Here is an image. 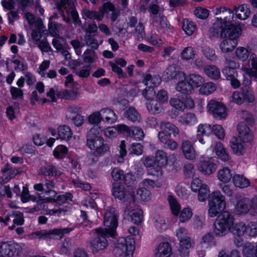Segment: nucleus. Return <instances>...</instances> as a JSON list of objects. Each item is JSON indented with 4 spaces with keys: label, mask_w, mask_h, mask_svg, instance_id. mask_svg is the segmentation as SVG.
Listing matches in <instances>:
<instances>
[{
    "label": "nucleus",
    "mask_w": 257,
    "mask_h": 257,
    "mask_svg": "<svg viewBox=\"0 0 257 257\" xmlns=\"http://www.w3.org/2000/svg\"><path fill=\"white\" fill-rule=\"evenodd\" d=\"M57 96L61 98L74 100L78 98L79 94L75 91H69L64 89L57 91Z\"/></svg>",
    "instance_id": "nucleus-43"
},
{
    "label": "nucleus",
    "mask_w": 257,
    "mask_h": 257,
    "mask_svg": "<svg viewBox=\"0 0 257 257\" xmlns=\"http://www.w3.org/2000/svg\"><path fill=\"white\" fill-rule=\"evenodd\" d=\"M102 120L108 123H113L116 121L117 116L114 112L109 108H104L100 110Z\"/></svg>",
    "instance_id": "nucleus-30"
},
{
    "label": "nucleus",
    "mask_w": 257,
    "mask_h": 257,
    "mask_svg": "<svg viewBox=\"0 0 257 257\" xmlns=\"http://www.w3.org/2000/svg\"><path fill=\"white\" fill-rule=\"evenodd\" d=\"M70 204L65 206L60 204L58 209H50L48 210V213L50 215H57V216L65 215L67 212L70 211Z\"/></svg>",
    "instance_id": "nucleus-47"
},
{
    "label": "nucleus",
    "mask_w": 257,
    "mask_h": 257,
    "mask_svg": "<svg viewBox=\"0 0 257 257\" xmlns=\"http://www.w3.org/2000/svg\"><path fill=\"white\" fill-rule=\"evenodd\" d=\"M176 90L182 94L186 95H189L193 91L192 85L187 81L179 82L177 84Z\"/></svg>",
    "instance_id": "nucleus-32"
},
{
    "label": "nucleus",
    "mask_w": 257,
    "mask_h": 257,
    "mask_svg": "<svg viewBox=\"0 0 257 257\" xmlns=\"http://www.w3.org/2000/svg\"><path fill=\"white\" fill-rule=\"evenodd\" d=\"M93 35L90 34H85L84 40L86 45L90 46L91 48L97 49L98 47V42L97 39L94 38Z\"/></svg>",
    "instance_id": "nucleus-61"
},
{
    "label": "nucleus",
    "mask_w": 257,
    "mask_h": 257,
    "mask_svg": "<svg viewBox=\"0 0 257 257\" xmlns=\"http://www.w3.org/2000/svg\"><path fill=\"white\" fill-rule=\"evenodd\" d=\"M205 219L201 215L195 214L192 219V225L195 229H201L205 225Z\"/></svg>",
    "instance_id": "nucleus-50"
},
{
    "label": "nucleus",
    "mask_w": 257,
    "mask_h": 257,
    "mask_svg": "<svg viewBox=\"0 0 257 257\" xmlns=\"http://www.w3.org/2000/svg\"><path fill=\"white\" fill-rule=\"evenodd\" d=\"M82 16L84 19L96 20L97 21H101L104 18L103 12L100 11H91L88 9H84L82 11Z\"/></svg>",
    "instance_id": "nucleus-25"
},
{
    "label": "nucleus",
    "mask_w": 257,
    "mask_h": 257,
    "mask_svg": "<svg viewBox=\"0 0 257 257\" xmlns=\"http://www.w3.org/2000/svg\"><path fill=\"white\" fill-rule=\"evenodd\" d=\"M205 73L212 79H218L220 76V71L215 65H209L204 68Z\"/></svg>",
    "instance_id": "nucleus-34"
},
{
    "label": "nucleus",
    "mask_w": 257,
    "mask_h": 257,
    "mask_svg": "<svg viewBox=\"0 0 257 257\" xmlns=\"http://www.w3.org/2000/svg\"><path fill=\"white\" fill-rule=\"evenodd\" d=\"M207 108L208 112L216 118L224 119L227 115V108L221 102L211 99L208 102Z\"/></svg>",
    "instance_id": "nucleus-8"
},
{
    "label": "nucleus",
    "mask_w": 257,
    "mask_h": 257,
    "mask_svg": "<svg viewBox=\"0 0 257 257\" xmlns=\"http://www.w3.org/2000/svg\"><path fill=\"white\" fill-rule=\"evenodd\" d=\"M128 136L136 140L139 141L144 138L145 135L143 130L141 128L132 126L131 127Z\"/></svg>",
    "instance_id": "nucleus-48"
},
{
    "label": "nucleus",
    "mask_w": 257,
    "mask_h": 257,
    "mask_svg": "<svg viewBox=\"0 0 257 257\" xmlns=\"http://www.w3.org/2000/svg\"><path fill=\"white\" fill-rule=\"evenodd\" d=\"M150 18L152 21L153 26L169 32L173 28L168 21L167 18L161 14L158 15L151 16Z\"/></svg>",
    "instance_id": "nucleus-15"
},
{
    "label": "nucleus",
    "mask_w": 257,
    "mask_h": 257,
    "mask_svg": "<svg viewBox=\"0 0 257 257\" xmlns=\"http://www.w3.org/2000/svg\"><path fill=\"white\" fill-rule=\"evenodd\" d=\"M172 248L168 242H162L156 249L155 257H170Z\"/></svg>",
    "instance_id": "nucleus-20"
},
{
    "label": "nucleus",
    "mask_w": 257,
    "mask_h": 257,
    "mask_svg": "<svg viewBox=\"0 0 257 257\" xmlns=\"http://www.w3.org/2000/svg\"><path fill=\"white\" fill-rule=\"evenodd\" d=\"M246 225L243 222H239L233 225L229 232H231L233 234L236 235L238 236L243 235L244 233L246 234Z\"/></svg>",
    "instance_id": "nucleus-42"
},
{
    "label": "nucleus",
    "mask_w": 257,
    "mask_h": 257,
    "mask_svg": "<svg viewBox=\"0 0 257 257\" xmlns=\"http://www.w3.org/2000/svg\"><path fill=\"white\" fill-rule=\"evenodd\" d=\"M104 230L107 231L110 236L113 237L116 234V228L117 226V214L113 208H108L104 216Z\"/></svg>",
    "instance_id": "nucleus-6"
},
{
    "label": "nucleus",
    "mask_w": 257,
    "mask_h": 257,
    "mask_svg": "<svg viewBox=\"0 0 257 257\" xmlns=\"http://www.w3.org/2000/svg\"><path fill=\"white\" fill-rule=\"evenodd\" d=\"M237 115L244 120L248 124H251L254 122L253 116L251 113L246 110H240L237 112Z\"/></svg>",
    "instance_id": "nucleus-53"
},
{
    "label": "nucleus",
    "mask_w": 257,
    "mask_h": 257,
    "mask_svg": "<svg viewBox=\"0 0 257 257\" xmlns=\"http://www.w3.org/2000/svg\"><path fill=\"white\" fill-rule=\"evenodd\" d=\"M124 115L128 120L134 123L141 121V116L137 110L134 107H130L124 113Z\"/></svg>",
    "instance_id": "nucleus-33"
},
{
    "label": "nucleus",
    "mask_w": 257,
    "mask_h": 257,
    "mask_svg": "<svg viewBox=\"0 0 257 257\" xmlns=\"http://www.w3.org/2000/svg\"><path fill=\"white\" fill-rule=\"evenodd\" d=\"M182 29L188 36L192 35L196 29V26L194 22L185 19L183 21Z\"/></svg>",
    "instance_id": "nucleus-41"
},
{
    "label": "nucleus",
    "mask_w": 257,
    "mask_h": 257,
    "mask_svg": "<svg viewBox=\"0 0 257 257\" xmlns=\"http://www.w3.org/2000/svg\"><path fill=\"white\" fill-rule=\"evenodd\" d=\"M198 169L203 174L210 175L216 171V165L211 159L204 160L199 163Z\"/></svg>",
    "instance_id": "nucleus-17"
},
{
    "label": "nucleus",
    "mask_w": 257,
    "mask_h": 257,
    "mask_svg": "<svg viewBox=\"0 0 257 257\" xmlns=\"http://www.w3.org/2000/svg\"><path fill=\"white\" fill-rule=\"evenodd\" d=\"M203 244L206 245L207 247L216 245L215 238L210 233H206L202 236L200 241V245Z\"/></svg>",
    "instance_id": "nucleus-51"
},
{
    "label": "nucleus",
    "mask_w": 257,
    "mask_h": 257,
    "mask_svg": "<svg viewBox=\"0 0 257 257\" xmlns=\"http://www.w3.org/2000/svg\"><path fill=\"white\" fill-rule=\"evenodd\" d=\"M208 202L218 206L219 209H224L226 206L225 197L219 191H214L211 194Z\"/></svg>",
    "instance_id": "nucleus-19"
},
{
    "label": "nucleus",
    "mask_w": 257,
    "mask_h": 257,
    "mask_svg": "<svg viewBox=\"0 0 257 257\" xmlns=\"http://www.w3.org/2000/svg\"><path fill=\"white\" fill-rule=\"evenodd\" d=\"M246 234L250 236L257 235V222H250L246 225Z\"/></svg>",
    "instance_id": "nucleus-64"
},
{
    "label": "nucleus",
    "mask_w": 257,
    "mask_h": 257,
    "mask_svg": "<svg viewBox=\"0 0 257 257\" xmlns=\"http://www.w3.org/2000/svg\"><path fill=\"white\" fill-rule=\"evenodd\" d=\"M161 82V78L159 76L152 77L151 74H147L143 80V83L148 86V87L143 91V96L148 100L151 99L155 94L153 87L159 85Z\"/></svg>",
    "instance_id": "nucleus-10"
},
{
    "label": "nucleus",
    "mask_w": 257,
    "mask_h": 257,
    "mask_svg": "<svg viewBox=\"0 0 257 257\" xmlns=\"http://www.w3.org/2000/svg\"><path fill=\"white\" fill-rule=\"evenodd\" d=\"M135 242V239L132 237H119L114 243L113 254L116 257H132Z\"/></svg>",
    "instance_id": "nucleus-3"
},
{
    "label": "nucleus",
    "mask_w": 257,
    "mask_h": 257,
    "mask_svg": "<svg viewBox=\"0 0 257 257\" xmlns=\"http://www.w3.org/2000/svg\"><path fill=\"white\" fill-rule=\"evenodd\" d=\"M137 195L140 196V199L143 201H148L152 198L151 191L146 188H139L137 191Z\"/></svg>",
    "instance_id": "nucleus-59"
},
{
    "label": "nucleus",
    "mask_w": 257,
    "mask_h": 257,
    "mask_svg": "<svg viewBox=\"0 0 257 257\" xmlns=\"http://www.w3.org/2000/svg\"><path fill=\"white\" fill-rule=\"evenodd\" d=\"M204 56L210 61H216L218 57L215 54V50L209 47H204L202 50Z\"/></svg>",
    "instance_id": "nucleus-55"
},
{
    "label": "nucleus",
    "mask_w": 257,
    "mask_h": 257,
    "mask_svg": "<svg viewBox=\"0 0 257 257\" xmlns=\"http://www.w3.org/2000/svg\"><path fill=\"white\" fill-rule=\"evenodd\" d=\"M214 31L219 35L221 38H225L219 45V48L222 53L231 52L237 44V39L241 35L242 29L241 27H232L231 29L212 28L210 32Z\"/></svg>",
    "instance_id": "nucleus-1"
},
{
    "label": "nucleus",
    "mask_w": 257,
    "mask_h": 257,
    "mask_svg": "<svg viewBox=\"0 0 257 257\" xmlns=\"http://www.w3.org/2000/svg\"><path fill=\"white\" fill-rule=\"evenodd\" d=\"M229 101L231 103L236 104L237 105H241L243 103L241 91H234L229 98Z\"/></svg>",
    "instance_id": "nucleus-54"
},
{
    "label": "nucleus",
    "mask_w": 257,
    "mask_h": 257,
    "mask_svg": "<svg viewBox=\"0 0 257 257\" xmlns=\"http://www.w3.org/2000/svg\"><path fill=\"white\" fill-rule=\"evenodd\" d=\"M187 81L192 85L193 88V87H200L203 84L204 79L199 75L192 74L188 76Z\"/></svg>",
    "instance_id": "nucleus-38"
},
{
    "label": "nucleus",
    "mask_w": 257,
    "mask_h": 257,
    "mask_svg": "<svg viewBox=\"0 0 257 257\" xmlns=\"http://www.w3.org/2000/svg\"><path fill=\"white\" fill-rule=\"evenodd\" d=\"M241 91L242 98L244 102L248 103H253L255 101V95L252 89L248 86L242 87Z\"/></svg>",
    "instance_id": "nucleus-27"
},
{
    "label": "nucleus",
    "mask_w": 257,
    "mask_h": 257,
    "mask_svg": "<svg viewBox=\"0 0 257 257\" xmlns=\"http://www.w3.org/2000/svg\"><path fill=\"white\" fill-rule=\"evenodd\" d=\"M241 139L234 137L230 140V146L233 152L237 155L243 154L244 147Z\"/></svg>",
    "instance_id": "nucleus-24"
},
{
    "label": "nucleus",
    "mask_w": 257,
    "mask_h": 257,
    "mask_svg": "<svg viewBox=\"0 0 257 257\" xmlns=\"http://www.w3.org/2000/svg\"><path fill=\"white\" fill-rule=\"evenodd\" d=\"M146 106L150 112L153 114H159L162 112L163 107L161 102L157 100H151L146 103Z\"/></svg>",
    "instance_id": "nucleus-36"
},
{
    "label": "nucleus",
    "mask_w": 257,
    "mask_h": 257,
    "mask_svg": "<svg viewBox=\"0 0 257 257\" xmlns=\"http://www.w3.org/2000/svg\"><path fill=\"white\" fill-rule=\"evenodd\" d=\"M21 246L15 242L0 243V257H13L21 252Z\"/></svg>",
    "instance_id": "nucleus-11"
},
{
    "label": "nucleus",
    "mask_w": 257,
    "mask_h": 257,
    "mask_svg": "<svg viewBox=\"0 0 257 257\" xmlns=\"http://www.w3.org/2000/svg\"><path fill=\"white\" fill-rule=\"evenodd\" d=\"M58 134L60 139L65 141H68L72 136V132L69 126L63 125L59 126L57 128Z\"/></svg>",
    "instance_id": "nucleus-31"
},
{
    "label": "nucleus",
    "mask_w": 257,
    "mask_h": 257,
    "mask_svg": "<svg viewBox=\"0 0 257 257\" xmlns=\"http://www.w3.org/2000/svg\"><path fill=\"white\" fill-rule=\"evenodd\" d=\"M166 72L171 78L176 79L184 78L185 76V73L179 71L175 64L170 65L166 70Z\"/></svg>",
    "instance_id": "nucleus-35"
},
{
    "label": "nucleus",
    "mask_w": 257,
    "mask_h": 257,
    "mask_svg": "<svg viewBox=\"0 0 257 257\" xmlns=\"http://www.w3.org/2000/svg\"><path fill=\"white\" fill-rule=\"evenodd\" d=\"M234 218L228 211H224L218 215L214 224V233L216 236H223L233 225Z\"/></svg>",
    "instance_id": "nucleus-2"
},
{
    "label": "nucleus",
    "mask_w": 257,
    "mask_h": 257,
    "mask_svg": "<svg viewBox=\"0 0 257 257\" xmlns=\"http://www.w3.org/2000/svg\"><path fill=\"white\" fill-rule=\"evenodd\" d=\"M160 128L161 131L158 133V137L159 141L163 144L171 138V133L167 132V130L171 132L174 137L179 134V128L169 122L162 121L160 123Z\"/></svg>",
    "instance_id": "nucleus-7"
},
{
    "label": "nucleus",
    "mask_w": 257,
    "mask_h": 257,
    "mask_svg": "<svg viewBox=\"0 0 257 257\" xmlns=\"http://www.w3.org/2000/svg\"><path fill=\"white\" fill-rule=\"evenodd\" d=\"M155 159L158 166L157 173L158 176L162 174L161 168L167 164L168 157L167 153L162 150H158L156 152Z\"/></svg>",
    "instance_id": "nucleus-16"
},
{
    "label": "nucleus",
    "mask_w": 257,
    "mask_h": 257,
    "mask_svg": "<svg viewBox=\"0 0 257 257\" xmlns=\"http://www.w3.org/2000/svg\"><path fill=\"white\" fill-rule=\"evenodd\" d=\"M191 241L180 243L179 252L181 257H188L189 255V248L191 247Z\"/></svg>",
    "instance_id": "nucleus-52"
},
{
    "label": "nucleus",
    "mask_w": 257,
    "mask_h": 257,
    "mask_svg": "<svg viewBox=\"0 0 257 257\" xmlns=\"http://www.w3.org/2000/svg\"><path fill=\"white\" fill-rule=\"evenodd\" d=\"M198 137L202 136L203 135H209L212 132V128L211 125L209 124H200L197 128Z\"/></svg>",
    "instance_id": "nucleus-56"
},
{
    "label": "nucleus",
    "mask_w": 257,
    "mask_h": 257,
    "mask_svg": "<svg viewBox=\"0 0 257 257\" xmlns=\"http://www.w3.org/2000/svg\"><path fill=\"white\" fill-rule=\"evenodd\" d=\"M216 85L213 82H208L203 84L199 89L200 94L208 95L213 92L216 90Z\"/></svg>",
    "instance_id": "nucleus-49"
},
{
    "label": "nucleus",
    "mask_w": 257,
    "mask_h": 257,
    "mask_svg": "<svg viewBox=\"0 0 257 257\" xmlns=\"http://www.w3.org/2000/svg\"><path fill=\"white\" fill-rule=\"evenodd\" d=\"M179 121L182 124L192 125L197 122L196 115L192 113L184 114L180 117Z\"/></svg>",
    "instance_id": "nucleus-45"
},
{
    "label": "nucleus",
    "mask_w": 257,
    "mask_h": 257,
    "mask_svg": "<svg viewBox=\"0 0 257 257\" xmlns=\"http://www.w3.org/2000/svg\"><path fill=\"white\" fill-rule=\"evenodd\" d=\"M168 200L169 203L172 213L175 216H177L179 214L181 210V206L176 199L172 195H169Z\"/></svg>",
    "instance_id": "nucleus-46"
},
{
    "label": "nucleus",
    "mask_w": 257,
    "mask_h": 257,
    "mask_svg": "<svg viewBox=\"0 0 257 257\" xmlns=\"http://www.w3.org/2000/svg\"><path fill=\"white\" fill-rule=\"evenodd\" d=\"M102 130L98 126H94L87 134V146L91 150H94L101 144L103 139L100 136Z\"/></svg>",
    "instance_id": "nucleus-9"
},
{
    "label": "nucleus",
    "mask_w": 257,
    "mask_h": 257,
    "mask_svg": "<svg viewBox=\"0 0 257 257\" xmlns=\"http://www.w3.org/2000/svg\"><path fill=\"white\" fill-rule=\"evenodd\" d=\"M131 221L135 224H140L143 219V211L142 210H135L131 213Z\"/></svg>",
    "instance_id": "nucleus-63"
},
{
    "label": "nucleus",
    "mask_w": 257,
    "mask_h": 257,
    "mask_svg": "<svg viewBox=\"0 0 257 257\" xmlns=\"http://www.w3.org/2000/svg\"><path fill=\"white\" fill-rule=\"evenodd\" d=\"M92 232L95 233L96 235L89 241L88 247L93 253L103 251L108 245L106 237L109 235L103 228H96Z\"/></svg>",
    "instance_id": "nucleus-4"
},
{
    "label": "nucleus",
    "mask_w": 257,
    "mask_h": 257,
    "mask_svg": "<svg viewBox=\"0 0 257 257\" xmlns=\"http://www.w3.org/2000/svg\"><path fill=\"white\" fill-rule=\"evenodd\" d=\"M197 192L198 199L201 202H204L206 200L210 192L209 187L205 184H203V186Z\"/></svg>",
    "instance_id": "nucleus-60"
},
{
    "label": "nucleus",
    "mask_w": 257,
    "mask_h": 257,
    "mask_svg": "<svg viewBox=\"0 0 257 257\" xmlns=\"http://www.w3.org/2000/svg\"><path fill=\"white\" fill-rule=\"evenodd\" d=\"M11 216L14 224L9 227L10 230L14 229L16 225H22L24 224L25 220L24 214L22 212L19 211H12Z\"/></svg>",
    "instance_id": "nucleus-29"
},
{
    "label": "nucleus",
    "mask_w": 257,
    "mask_h": 257,
    "mask_svg": "<svg viewBox=\"0 0 257 257\" xmlns=\"http://www.w3.org/2000/svg\"><path fill=\"white\" fill-rule=\"evenodd\" d=\"M250 199L243 198L239 200L236 205V210L238 214H245L250 211Z\"/></svg>",
    "instance_id": "nucleus-26"
},
{
    "label": "nucleus",
    "mask_w": 257,
    "mask_h": 257,
    "mask_svg": "<svg viewBox=\"0 0 257 257\" xmlns=\"http://www.w3.org/2000/svg\"><path fill=\"white\" fill-rule=\"evenodd\" d=\"M195 53L192 47H187L184 48L181 53V57L183 60H188L194 58Z\"/></svg>",
    "instance_id": "nucleus-58"
},
{
    "label": "nucleus",
    "mask_w": 257,
    "mask_h": 257,
    "mask_svg": "<svg viewBox=\"0 0 257 257\" xmlns=\"http://www.w3.org/2000/svg\"><path fill=\"white\" fill-rule=\"evenodd\" d=\"M215 14L220 15L217 17V20L220 23L221 26L219 29H231L233 27H241L239 25H234L232 23L233 18V12L230 9H227L225 7L217 8L215 9ZM216 29V28H215Z\"/></svg>",
    "instance_id": "nucleus-5"
},
{
    "label": "nucleus",
    "mask_w": 257,
    "mask_h": 257,
    "mask_svg": "<svg viewBox=\"0 0 257 257\" xmlns=\"http://www.w3.org/2000/svg\"><path fill=\"white\" fill-rule=\"evenodd\" d=\"M248 76L257 78V57L251 55L249 61V67L242 68Z\"/></svg>",
    "instance_id": "nucleus-23"
},
{
    "label": "nucleus",
    "mask_w": 257,
    "mask_h": 257,
    "mask_svg": "<svg viewBox=\"0 0 257 257\" xmlns=\"http://www.w3.org/2000/svg\"><path fill=\"white\" fill-rule=\"evenodd\" d=\"M111 191L113 196L120 200L128 199L130 197L134 195L128 188L120 183H113L112 184Z\"/></svg>",
    "instance_id": "nucleus-14"
},
{
    "label": "nucleus",
    "mask_w": 257,
    "mask_h": 257,
    "mask_svg": "<svg viewBox=\"0 0 257 257\" xmlns=\"http://www.w3.org/2000/svg\"><path fill=\"white\" fill-rule=\"evenodd\" d=\"M239 67L238 63L232 60L230 57H225V67L222 69L223 74L228 80L232 79L234 77H237V73L235 70Z\"/></svg>",
    "instance_id": "nucleus-12"
},
{
    "label": "nucleus",
    "mask_w": 257,
    "mask_h": 257,
    "mask_svg": "<svg viewBox=\"0 0 257 257\" xmlns=\"http://www.w3.org/2000/svg\"><path fill=\"white\" fill-rule=\"evenodd\" d=\"M239 134L238 138L242 140V142H247L252 140V135L249 127L244 122H239L237 126Z\"/></svg>",
    "instance_id": "nucleus-18"
},
{
    "label": "nucleus",
    "mask_w": 257,
    "mask_h": 257,
    "mask_svg": "<svg viewBox=\"0 0 257 257\" xmlns=\"http://www.w3.org/2000/svg\"><path fill=\"white\" fill-rule=\"evenodd\" d=\"M72 229L70 228L55 229L51 231H47L46 230H41L36 231L32 234V235L35 237L39 238H51L54 235L58 236L59 238H61L64 234L68 233L72 231Z\"/></svg>",
    "instance_id": "nucleus-13"
},
{
    "label": "nucleus",
    "mask_w": 257,
    "mask_h": 257,
    "mask_svg": "<svg viewBox=\"0 0 257 257\" xmlns=\"http://www.w3.org/2000/svg\"><path fill=\"white\" fill-rule=\"evenodd\" d=\"M213 151L215 152L216 155L221 160L226 161L228 160L229 155L221 143H216Z\"/></svg>",
    "instance_id": "nucleus-28"
},
{
    "label": "nucleus",
    "mask_w": 257,
    "mask_h": 257,
    "mask_svg": "<svg viewBox=\"0 0 257 257\" xmlns=\"http://www.w3.org/2000/svg\"><path fill=\"white\" fill-rule=\"evenodd\" d=\"M154 224L159 231L166 230L167 225L164 218L160 215L157 216L155 218Z\"/></svg>",
    "instance_id": "nucleus-57"
},
{
    "label": "nucleus",
    "mask_w": 257,
    "mask_h": 257,
    "mask_svg": "<svg viewBox=\"0 0 257 257\" xmlns=\"http://www.w3.org/2000/svg\"><path fill=\"white\" fill-rule=\"evenodd\" d=\"M250 54L249 51L243 47H238L235 51V55L237 59L242 62L246 61Z\"/></svg>",
    "instance_id": "nucleus-44"
},
{
    "label": "nucleus",
    "mask_w": 257,
    "mask_h": 257,
    "mask_svg": "<svg viewBox=\"0 0 257 257\" xmlns=\"http://www.w3.org/2000/svg\"><path fill=\"white\" fill-rule=\"evenodd\" d=\"M233 182L236 187L245 188L249 186L250 182L243 175L239 174L235 175L233 177Z\"/></svg>",
    "instance_id": "nucleus-37"
},
{
    "label": "nucleus",
    "mask_w": 257,
    "mask_h": 257,
    "mask_svg": "<svg viewBox=\"0 0 257 257\" xmlns=\"http://www.w3.org/2000/svg\"><path fill=\"white\" fill-rule=\"evenodd\" d=\"M217 176L218 179L223 183L228 182L232 177L230 170L227 167L220 169L218 171Z\"/></svg>",
    "instance_id": "nucleus-39"
},
{
    "label": "nucleus",
    "mask_w": 257,
    "mask_h": 257,
    "mask_svg": "<svg viewBox=\"0 0 257 257\" xmlns=\"http://www.w3.org/2000/svg\"><path fill=\"white\" fill-rule=\"evenodd\" d=\"M235 14L237 18L240 20L246 19L250 14L248 6L247 5L239 6L235 11Z\"/></svg>",
    "instance_id": "nucleus-40"
},
{
    "label": "nucleus",
    "mask_w": 257,
    "mask_h": 257,
    "mask_svg": "<svg viewBox=\"0 0 257 257\" xmlns=\"http://www.w3.org/2000/svg\"><path fill=\"white\" fill-rule=\"evenodd\" d=\"M192 216L191 209L189 207L184 208L181 211L179 216V220L181 222L188 221Z\"/></svg>",
    "instance_id": "nucleus-62"
},
{
    "label": "nucleus",
    "mask_w": 257,
    "mask_h": 257,
    "mask_svg": "<svg viewBox=\"0 0 257 257\" xmlns=\"http://www.w3.org/2000/svg\"><path fill=\"white\" fill-rule=\"evenodd\" d=\"M182 152L185 157L188 160H193L196 156L195 149L189 141L185 140L182 143Z\"/></svg>",
    "instance_id": "nucleus-21"
},
{
    "label": "nucleus",
    "mask_w": 257,
    "mask_h": 257,
    "mask_svg": "<svg viewBox=\"0 0 257 257\" xmlns=\"http://www.w3.org/2000/svg\"><path fill=\"white\" fill-rule=\"evenodd\" d=\"M75 2V0L69 1L68 9H67V14L71 16L73 23L75 26H81L82 22L79 17L78 13L76 11Z\"/></svg>",
    "instance_id": "nucleus-22"
}]
</instances>
